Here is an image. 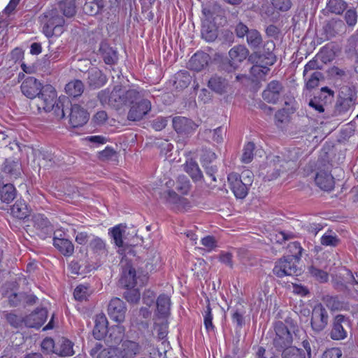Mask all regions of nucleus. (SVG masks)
Returning a JSON list of instances; mask_svg holds the SVG:
<instances>
[{
    "mask_svg": "<svg viewBox=\"0 0 358 358\" xmlns=\"http://www.w3.org/2000/svg\"><path fill=\"white\" fill-rule=\"evenodd\" d=\"M124 232L125 227L121 224L116 225L114 227L109 229L108 230V234L113 239L112 243L118 248L117 252L121 255L123 253V235Z\"/></svg>",
    "mask_w": 358,
    "mask_h": 358,
    "instance_id": "obj_20",
    "label": "nucleus"
},
{
    "mask_svg": "<svg viewBox=\"0 0 358 358\" xmlns=\"http://www.w3.org/2000/svg\"><path fill=\"white\" fill-rule=\"evenodd\" d=\"M15 197V189L13 185L7 184L3 187L0 194L1 200L4 202L9 203Z\"/></svg>",
    "mask_w": 358,
    "mask_h": 358,
    "instance_id": "obj_40",
    "label": "nucleus"
},
{
    "mask_svg": "<svg viewBox=\"0 0 358 358\" xmlns=\"http://www.w3.org/2000/svg\"><path fill=\"white\" fill-rule=\"evenodd\" d=\"M155 330L159 339L164 338L168 333V322L166 318L157 317L155 322Z\"/></svg>",
    "mask_w": 358,
    "mask_h": 358,
    "instance_id": "obj_38",
    "label": "nucleus"
},
{
    "mask_svg": "<svg viewBox=\"0 0 358 358\" xmlns=\"http://www.w3.org/2000/svg\"><path fill=\"white\" fill-rule=\"evenodd\" d=\"M349 320L342 315H338L334 318L330 336L333 340L345 339L348 336L346 327H349Z\"/></svg>",
    "mask_w": 358,
    "mask_h": 358,
    "instance_id": "obj_6",
    "label": "nucleus"
},
{
    "mask_svg": "<svg viewBox=\"0 0 358 358\" xmlns=\"http://www.w3.org/2000/svg\"><path fill=\"white\" fill-rule=\"evenodd\" d=\"M321 243L327 246H336L338 243V239L336 235L331 232L324 234L321 238Z\"/></svg>",
    "mask_w": 358,
    "mask_h": 358,
    "instance_id": "obj_52",
    "label": "nucleus"
},
{
    "mask_svg": "<svg viewBox=\"0 0 358 358\" xmlns=\"http://www.w3.org/2000/svg\"><path fill=\"white\" fill-rule=\"evenodd\" d=\"M228 182L231 191L236 198L243 199L246 196L248 186L243 182L239 175L235 173L229 174Z\"/></svg>",
    "mask_w": 358,
    "mask_h": 358,
    "instance_id": "obj_8",
    "label": "nucleus"
},
{
    "mask_svg": "<svg viewBox=\"0 0 358 358\" xmlns=\"http://www.w3.org/2000/svg\"><path fill=\"white\" fill-rule=\"evenodd\" d=\"M345 20L346 22H357V13L353 8L348 9L345 13Z\"/></svg>",
    "mask_w": 358,
    "mask_h": 358,
    "instance_id": "obj_64",
    "label": "nucleus"
},
{
    "mask_svg": "<svg viewBox=\"0 0 358 358\" xmlns=\"http://www.w3.org/2000/svg\"><path fill=\"white\" fill-rule=\"evenodd\" d=\"M347 8V3L343 0H329L327 3V9L328 11L340 15Z\"/></svg>",
    "mask_w": 358,
    "mask_h": 358,
    "instance_id": "obj_37",
    "label": "nucleus"
},
{
    "mask_svg": "<svg viewBox=\"0 0 358 358\" xmlns=\"http://www.w3.org/2000/svg\"><path fill=\"white\" fill-rule=\"evenodd\" d=\"M170 306V298L165 294L160 295L157 300V317L167 318Z\"/></svg>",
    "mask_w": 358,
    "mask_h": 358,
    "instance_id": "obj_23",
    "label": "nucleus"
},
{
    "mask_svg": "<svg viewBox=\"0 0 358 358\" xmlns=\"http://www.w3.org/2000/svg\"><path fill=\"white\" fill-rule=\"evenodd\" d=\"M202 12L208 20H215V16L222 15L223 10L217 3L211 2L203 8Z\"/></svg>",
    "mask_w": 358,
    "mask_h": 358,
    "instance_id": "obj_28",
    "label": "nucleus"
},
{
    "mask_svg": "<svg viewBox=\"0 0 358 358\" xmlns=\"http://www.w3.org/2000/svg\"><path fill=\"white\" fill-rule=\"evenodd\" d=\"M248 54V49L243 45H237L231 48L229 52L231 66L236 68L240 63L247 58Z\"/></svg>",
    "mask_w": 358,
    "mask_h": 358,
    "instance_id": "obj_16",
    "label": "nucleus"
},
{
    "mask_svg": "<svg viewBox=\"0 0 358 358\" xmlns=\"http://www.w3.org/2000/svg\"><path fill=\"white\" fill-rule=\"evenodd\" d=\"M190 189V184L188 179L184 176L178 177L176 182V189H177L181 194H187Z\"/></svg>",
    "mask_w": 358,
    "mask_h": 358,
    "instance_id": "obj_45",
    "label": "nucleus"
},
{
    "mask_svg": "<svg viewBox=\"0 0 358 358\" xmlns=\"http://www.w3.org/2000/svg\"><path fill=\"white\" fill-rule=\"evenodd\" d=\"M105 5L104 0H92L85 2L83 7L85 14L90 16H94L99 13Z\"/></svg>",
    "mask_w": 358,
    "mask_h": 358,
    "instance_id": "obj_22",
    "label": "nucleus"
},
{
    "mask_svg": "<svg viewBox=\"0 0 358 358\" xmlns=\"http://www.w3.org/2000/svg\"><path fill=\"white\" fill-rule=\"evenodd\" d=\"M20 0H10L8 6L4 8L1 13H0V22L6 21V18L4 16H10L15 10L16 6L19 3Z\"/></svg>",
    "mask_w": 358,
    "mask_h": 358,
    "instance_id": "obj_48",
    "label": "nucleus"
},
{
    "mask_svg": "<svg viewBox=\"0 0 358 358\" xmlns=\"http://www.w3.org/2000/svg\"><path fill=\"white\" fill-rule=\"evenodd\" d=\"M58 6L63 15L67 17L76 14V0H57Z\"/></svg>",
    "mask_w": 358,
    "mask_h": 358,
    "instance_id": "obj_32",
    "label": "nucleus"
},
{
    "mask_svg": "<svg viewBox=\"0 0 358 358\" xmlns=\"http://www.w3.org/2000/svg\"><path fill=\"white\" fill-rule=\"evenodd\" d=\"M140 346L138 343L131 341H125L122 344V358H131L138 353Z\"/></svg>",
    "mask_w": 358,
    "mask_h": 358,
    "instance_id": "obj_27",
    "label": "nucleus"
},
{
    "mask_svg": "<svg viewBox=\"0 0 358 358\" xmlns=\"http://www.w3.org/2000/svg\"><path fill=\"white\" fill-rule=\"evenodd\" d=\"M3 170L13 178H17L20 175V164L17 162L6 161Z\"/></svg>",
    "mask_w": 358,
    "mask_h": 358,
    "instance_id": "obj_43",
    "label": "nucleus"
},
{
    "mask_svg": "<svg viewBox=\"0 0 358 358\" xmlns=\"http://www.w3.org/2000/svg\"><path fill=\"white\" fill-rule=\"evenodd\" d=\"M36 106L40 111L48 112L53 110L58 118L62 119L65 116L63 103L60 100L57 101L56 91L52 85H47L43 87L38 96Z\"/></svg>",
    "mask_w": 358,
    "mask_h": 358,
    "instance_id": "obj_2",
    "label": "nucleus"
},
{
    "mask_svg": "<svg viewBox=\"0 0 358 358\" xmlns=\"http://www.w3.org/2000/svg\"><path fill=\"white\" fill-rule=\"evenodd\" d=\"M89 120V114L86 110L80 106L72 105L69 115V122L73 127H82Z\"/></svg>",
    "mask_w": 358,
    "mask_h": 358,
    "instance_id": "obj_10",
    "label": "nucleus"
},
{
    "mask_svg": "<svg viewBox=\"0 0 358 358\" xmlns=\"http://www.w3.org/2000/svg\"><path fill=\"white\" fill-rule=\"evenodd\" d=\"M155 295L153 292L150 290L146 291L143 296V301L145 304L150 306L155 301Z\"/></svg>",
    "mask_w": 358,
    "mask_h": 358,
    "instance_id": "obj_62",
    "label": "nucleus"
},
{
    "mask_svg": "<svg viewBox=\"0 0 358 358\" xmlns=\"http://www.w3.org/2000/svg\"><path fill=\"white\" fill-rule=\"evenodd\" d=\"M240 178L248 187L250 186L253 182V174L248 170L243 171Z\"/></svg>",
    "mask_w": 358,
    "mask_h": 358,
    "instance_id": "obj_63",
    "label": "nucleus"
},
{
    "mask_svg": "<svg viewBox=\"0 0 358 358\" xmlns=\"http://www.w3.org/2000/svg\"><path fill=\"white\" fill-rule=\"evenodd\" d=\"M329 315L327 310L322 304L316 305L312 312L311 326L313 330L320 331L328 324Z\"/></svg>",
    "mask_w": 358,
    "mask_h": 358,
    "instance_id": "obj_5",
    "label": "nucleus"
},
{
    "mask_svg": "<svg viewBox=\"0 0 358 358\" xmlns=\"http://www.w3.org/2000/svg\"><path fill=\"white\" fill-rule=\"evenodd\" d=\"M247 41L251 47L257 48L260 45L262 39L259 33L257 30L252 29L247 35Z\"/></svg>",
    "mask_w": 358,
    "mask_h": 358,
    "instance_id": "obj_44",
    "label": "nucleus"
},
{
    "mask_svg": "<svg viewBox=\"0 0 358 358\" xmlns=\"http://www.w3.org/2000/svg\"><path fill=\"white\" fill-rule=\"evenodd\" d=\"M65 91L71 96H80L84 91V85L79 80H74L66 85Z\"/></svg>",
    "mask_w": 358,
    "mask_h": 358,
    "instance_id": "obj_31",
    "label": "nucleus"
},
{
    "mask_svg": "<svg viewBox=\"0 0 358 358\" xmlns=\"http://www.w3.org/2000/svg\"><path fill=\"white\" fill-rule=\"evenodd\" d=\"M295 262L290 257L280 259L273 268V273L278 277L282 278L286 275H299V270Z\"/></svg>",
    "mask_w": 358,
    "mask_h": 358,
    "instance_id": "obj_4",
    "label": "nucleus"
},
{
    "mask_svg": "<svg viewBox=\"0 0 358 358\" xmlns=\"http://www.w3.org/2000/svg\"><path fill=\"white\" fill-rule=\"evenodd\" d=\"M55 353L61 356H71L74 354L73 344L69 340L62 338L56 345Z\"/></svg>",
    "mask_w": 358,
    "mask_h": 358,
    "instance_id": "obj_25",
    "label": "nucleus"
},
{
    "mask_svg": "<svg viewBox=\"0 0 358 358\" xmlns=\"http://www.w3.org/2000/svg\"><path fill=\"white\" fill-rule=\"evenodd\" d=\"M42 88L41 83L33 77L27 78L21 85L22 92L29 99H34L38 96Z\"/></svg>",
    "mask_w": 358,
    "mask_h": 358,
    "instance_id": "obj_11",
    "label": "nucleus"
},
{
    "mask_svg": "<svg viewBox=\"0 0 358 358\" xmlns=\"http://www.w3.org/2000/svg\"><path fill=\"white\" fill-rule=\"evenodd\" d=\"M138 92L134 89L126 90L116 86L110 92L102 90L99 93V99L103 104H108L115 110H121L126 106L138 99Z\"/></svg>",
    "mask_w": 358,
    "mask_h": 358,
    "instance_id": "obj_1",
    "label": "nucleus"
},
{
    "mask_svg": "<svg viewBox=\"0 0 358 358\" xmlns=\"http://www.w3.org/2000/svg\"><path fill=\"white\" fill-rule=\"evenodd\" d=\"M124 331L123 327L116 325L110 329L109 338H111V341L113 340L114 343H117L122 340Z\"/></svg>",
    "mask_w": 358,
    "mask_h": 358,
    "instance_id": "obj_51",
    "label": "nucleus"
},
{
    "mask_svg": "<svg viewBox=\"0 0 358 358\" xmlns=\"http://www.w3.org/2000/svg\"><path fill=\"white\" fill-rule=\"evenodd\" d=\"M162 197L168 203L176 205L178 209L187 210L189 207H190V203L187 200V199L180 197L173 191H168L164 192Z\"/></svg>",
    "mask_w": 358,
    "mask_h": 358,
    "instance_id": "obj_21",
    "label": "nucleus"
},
{
    "mask_svg": "<svg viewBox=\"0 0 358 358\" xmlns=\"http://www.w3.org/2000/svg\"><path fill=\"white\" fill-rule=\"evenodd\" d=\"M272 6L276 10L280 11H287L292 7L291 0H270Z\"/></svg>",
    "mask_w": 358,
    "mask_h": 358,
    "instance_id": "obj_50",
    "label": "nucleus"
},
{
    "mask_svg": "<svg viewBox=\"0 0 358 358\" xmlns=\"http://www.w3.org/2000/svg\"><path fill=\"white\" fill-rule=\"evenodd\" d=\"M255 150V144L253 143H248L244 148L241 157V162L245 164L250 163L253 158V151Z\"/></svg>",
    "mask_w": 358,
    "mask_h": 358,
    "instance_id": "obj_46",
    "label": "nucleus"
},
{
    "mask_svg": "<svg viewBox=\"0 0 358 358\" xmlns=\"http://www.w3.org/2000/svg\"><path fill=\"white\" fill-rule=\"evenodd\" d=\"M275 61L273 55L269 54L265 57V62H262L264 64H257L251 68V73L256 78H263L269 72V66H272Z\"/></svg>",
    "mask_w": 358,
    "mask_h": 358,
    "instance_id": "obj_15",
    "label": "nucleus"
},
{
    "mask_svg": "<svg viewBox=\"0 0 358 358\" xmlns=\"http://www.w3.org/2000/svg\"><path fill=\"white\" fill-rule=\"evenodd\" d=\"M185 170L194 181L200 180L203 177L198 164L192 160L187 162Z\"/></svg>",
    "mask_w": 358,
    "mask_h": 358,
    "instance_id": "obj_34",
    "label": "nucleus"
},
{
    "mask_svg": "<svg viewBox=\"0 0 358 358\" xmlns=\"http://www.w3.org/2000/svg\"><path fill=\"white\" fill-rule=\"evenodd\" d=\"M220 261L226 264L227 266H229L230 267L232 266V255L231 252H222L220 253L219 257Z\"/></svg>",
    "mask_w": 358,
    "mask_h": 358,
    "instance_id": "obj_61",
    "label": "nucleus"
},
{
    "mask_svg": "<svg viewBox=\"0 0 358 358\" xmlns=\"http://www.w3.org/2000/svg\"><path fill=\"white\" fill-rule=\"evenodd\" d=\"M282 86L278 81H271L262 93L263 99L268 102L275 103L279 99Z\"/></svg>",
    "mask_w": 358,
    "mask_h": 358,
    "instance_id": "obj_13",
    "label": "nucleus"
},
{
    "mask_svg": "<svg viewBox=\"0 0 358 358\" xmlns=\"http://www.w3.org/2000/svg\"><path fill=\"white\" fill-rule=\"evenodd\" d=\"M128 119L131 121H138L151 110V102L144 99L138 92V99L130 103Z\"/></svg>",
    "mask_w": 358,
    "mask_h": 358,
    "instance_id": "obj_3",
    "label": "nucleus"
},
{
    "mask_svg": "<svg viewBox=\"0 0 358 358\" xmlns=\"http://www.w3.org/2000/svg\"><path fill=\"white\" fill-rule=\"evenodd\" d=\"M34 227L36 229L48 234L50 231V226L48 220L43 215H37L34 217Z\"/></svg>",
    "mask_w": 358,
    "mask_h": 358,
    "instance_id": "obj_42",
    "label": "nucleus"
},
{
    "mask_svg": "<svg viewBox=\"0 0 358 358\" xmlns=\"http://www.w3.org/2000/svg\"><path fill=\"white\" fill-rule=\"evenodd\" d=\"M201 244L208 251L213 250L215 247V241L213 236H206L201 239Z\"/></svg>",
    "mask_w": 358,
    "mask_h": 358,
    "instance_id": "obj_60",
    "label": "nucleus"
},
{
    "mask_svg": "<svg viewBox=\"0 0 358 358\" xmlns=\"http://www.w3.org/2000/svg\"><path fill=\"white\" fill-rule=\"evenodd\" d=\"M316 185L322 189L326 191L331 190L334 187V179L331 173L326 171L321 170L316 174Z\"/></svg>",
    "mask_w": 358,
    "mask_h": 358,
    "instance_id": "obj_18",
    "label": "nucleus"
},
{
    "mask_svg": "<svg viewBox=\"0 0 358 358\" xmlns=\"http://www.w3.org/2000/svg\"><path fill=\"white\" fill-rule=\"evenodd\" d=\"M210 56L205 52H196L189 59L188 66L195 71H200L208 66Z\"/></svg>",
    "mask_w": 358,
    "mask_h": 358,
    "instance_id": "obj_17",
    "label": "nucleus"
},
{
    "mask_svg": "<svg viewBox=\"0 0 358 358\" xmlns=\"http://www.w3.org/2000/svg\"><path fill=\"white\" fill-rule=\"evenodd\" d=\"M120 281L121 284L127 288H133L136 284L135 269L129 268L124 271Z\"/></svg>",
    "mask_w": 358,
    "mask_h": 358,
    "instance_id": "obj_33",
    "label": "nucleus"
},
{
    "mask_svg": "<svg viewBox=\"0 0 358 358\" xmlns=\"http://www.w3.org/2000/svg\"><path fill=\"white\" fill-rule=\"evenodd\" d=\"M90 294L89 288L83 285L77 286L73 293L75 299L78 301L86 300Z\"/></svg>",
    "mask_w": 358,
    "mask_h": 358,
    "instance_id": "obj_47",
    "label": "nucleus"
},
{
    "mask_svg": "<svg viewBox=\"0 0 358 358\" xmlns=\"http://www.w3.org/2000/svg\"><path fill=\"white\" fill-rule=\"evenodd\" d=\"M289 250L292 252L291 259L298 260L301 256L302 248L297 242H293L289 245Z\"/></svg>",
    "mask_w": 358,
    "mask_h": 358,
    "instance_id": "obj_54",
    "label": "nucleus"
},
{
    "mask_svg": "<svg viewBox=\"0 0 358 358\" xmlns=\"http://www.w3.org/2000/svg\"><path fill=\"white\" fill-rule=\"evenodd\" d=\"M41 348L48 352H53L55 353L56 345L53 339L50 338H46L42 341Z\"/></svg>",
    "mask_w": 358,
    "mask_h": 358,
    "instance_id": "obj_56",
    "label": "nucleus"
},
{
    "mask_svg": "<svg viewBox=\"0 0 358 358\" xmlns=\"http://www.w3.org/2000/svg\"><path fill=\"white\" fill-rule=\"evenodd\" d=\"M309 272L311 276L320 282H325L328 280L327 273L322 270L311 266L309 268Z\"/></svg>",
    "mask_w": 358,
    "mask_h": 358,
    "instance_id": "obj_49",
    "label": "nucleus"
},
{
    "mask_svg": "<svg viewBox=\"0 0 358 358\" xmlns=\"http://www.w3.org/2000/svg\"><path fill=\"white\" fill-rule=\"evenodd\" d=\"M108 313L110 319L118 323L124 320L126 307L125 304L119 298L112 299L108 306Z\"/></svg>",
    "mask_w": 358,
    "mask_h": 358,
    "instance_id": "obj_7",
    "label": "nucleus"
},
{
    "mask_svg": "<svg viewBox=\"0 0 358 358\" xmlns=\"http://www.w3.org/2000/svg\"><path fill=\"white\" fill-rule=\"evenodd\" d=\"M213 315L211 313V309L209 306H207V310L204 315V325L208 331L213 330L214 327L213 325Z\"/></svg>",
    "mask_w": 358,
    "mask_h": 358,
    "instance_id": "obj_57",
    "label": "nucleus"
},
{
    "mask_svg": "<svg viewBox=\"0 0 358 358\" xmlns=\"http://www.w3.org/2000/svg\"><path fill=\"white\" fill-rule=\"evenodd\" d=\"M208 85L215 92L222 94L226 92L227 83L221 77L213 76L209 80Z\"/></svg>",
    "mask_w": 358,
    "mask_h": 358,
    "instance_id": "obj_30",
    "label": "nucleus"
},
{
    "mask_svg": "<svg viewBox=\"0 0 358 358\" xmlns=\"http://www.w3.org/2000/svg\"><path fill=\"white\" fill-rule=\"evenodd\" d=\"M53 245L64 255L70 256L73 253L74 246L68 239L54 237Z\"/></svg>",
    "mask_w": 358,
    "mask_h": 358,
    "instance_id": "obj_24",
    "label": "nucleus"
},
{
    "mask_svg": "<svg viewBox=\"0 0 358 358\" xmlns=\"http://www.w3.org/2000/svg\"><path fill=\"white\" fill-rule=\"evenodd\" d=\"M89 84L95 87H99L104 85L106 82V77L101 71L97 68H92L88 71Z\"/></svg>",
    "mask_w": 358,
    "mask_h": 358,
    "instance_id": "obj_26",
    "label": "nucleus"
},
{
    "mask_svg": "<svg viewBox=\"0 0 358 358\" xmlns=\"http://www.w3.org/2000/svg\"><path fill=\"white\" fill-rule=\"evenodd\" d=\"M201 36L206 41H214L217 36L215 24H203Z\"/></svg>",
    "mask_w": 358,
    "mask_h": 358,
    "instance_id": "obj_35",
    "label": "nucleus"
},
{
    "mask_svg": "<svg viewBox=\"0 0 358 358\" xmlns=\"http://www.w3.org/2000/svg\"><path fill=\"white\" fill-rule=\"evenodd\" d=\"M11 214L18 219H24L29 215V210L26 203L22 200H17L11 208Z\"/></svg>",
    "mask_w": 358,
    "mask_h": 358,
    "instance_id": "obj_29",
    "label": "nucleus"
},
{
    "mask_svg": "<svg viewBox=\"0 0 358 358\" xmlns=\"http://www.w3.org/2000/svg\"><path fill=\"white\" fill-rule=\"evenodd\" d=\"M321 73L320 72H315L306 83V87L309 89L316 87L319 84V80Z\"/></svg>",
    "mask_w": 358,
    "mask_h": 358,
    "instance_id": "obj_58",
    "label": "nucleus"
},
{
    "mask_svg": "<svg viewBox=\"0 0 358 358\" xmlns=\"http://www.w3.org/2000/svg\"><path fill=\"white\" fill-rule=\"evenodd\" d=\"M47 317V310L41 308L27 316L24 322L25 325L28 327L39 328L45 322Z\"/></svg>",
    "mask_w": 358,
    "mask_h": 358,
    "instance_id": "obj_12",
    "label": "nucleus"
},
{
    "mask_svg": "<svg viewBox=\"0 0 358 358\" xmlns=\"http://www.w3.org/2000/svg\"><path fill=\"white\" fill-rule=\"evenodd\" d=\"M342 351L338 348H332L327 350L322 355V358H341Z\"/></svg>",
    "mask_w": 358,
    "mask_h": 358,
    "instance_id": "obj_55",
    "label": "nucleus"
},
{
    "mask_svg": "<svg viewBox=\"0 0 358 358\" xmlns=\"http://www.w3.org/2000/svg\"><path fill=\"white\" fill-rule=\"evenodd\" d=\"M107 119V113L103 110H101L94 115L92 120L96 124L101 125L104 124Z\"/></svg>",
    "mask_w": 358,
    "mask_h": 358,
    "instance_id": "obj_59",
    "label": "nucleus"
},
{
    "mask_svg": "<svg viewBox=\"0 0 358 358\" xmlns=\"http://www.w3.org/2000/svg\"><path fill=\"white\" fill-rule=\"evenodd\" d=\"M42 30L43 34L49 38L52 36H59L63 31V26L62 24H44Z\"/></svg>",
    "mask_w": 358,
    "mask_h": 358,
    "instance_id": "obj_41",
    "label": "nucleus"
},
{
    "mask_svg": "<svg viewBox=\"0 0 358 358\" xmlns=\"http://www.w3.org/2000/svg\"><path fill=\"white\" fill-rule=\"evenodd\" d=\"M173 127L180 134H189L196 128V124L185 117H175L172 120Z\"/></svg>",
    "mask_w": 358,
    "mask_h": 358,
    "instance_id": "obj_14",
    "label": "nucleus"
},
{
    "mask_svg": "<svg viewBox=\"0 0 358 358\" xmlns=\"http://www.w3.org/2000/svg\"><path fill=\"white\" fill-rule=\"evenodd\" d=\"M124 296L127 301L130 303H137L140 299V293L138 289L127 288L124 293Z\"/></svg>",
    "mask_w": 358,
    "mask_h": 358,
    "instance_id": "obj_53",
    "label": "nucleus"
},
{
    "mask_svg": "<svg viewBox=\"0 0 358 358\" xmlns=\"http://www.w3.org/2000/svg\"><path fill=\"white\" fill-rule=\"evenodd\" d=\"M282 358H306V354L303 350L291 346L283 350Z\"/></svg>",
    "mask_w": 358,
    "mask_h": 358,
    "instance_id": "obj_39",
    "label": "nucleus"
},
{
    "mask_svg": "<svg viewBox=\"0 0 358 358\" xmlns=\"http://www.w3.org/2000/svg\"><path fill=\"white\" fill-rule=\"evenodd\" d=\"M95 325L93 329V336L97 339L103 338L108 331V320L106 315L103 313L98 314L95 317Z\"/></svg>",
    "mask_w": 358,
    "mask_h": 358,
    "instance_id": "obj_19",
    "label": "nucleus"
},
{
    "mask_svg": "<svg viewBox=\"0 0 358 358\" xmlns=\"http://www.w3.org/2000/svg\"><path fill=\"white\" fill-rule=\"evenodd\" d=\"M275 331L274 343L276 346L283 347L292 343V336L287 327L282 322L275 323Z\"/></svg>",
    "mask_w": 358,
    "mask_h": 358,
    "instance_id": "obj_9",
    "label": "nucleus"
},
{
    "mask_svg": "<svg viewBox=\"0 0 358 358\" xmlns=\"http://www.w3.org/2000/svg\"><path fill=\"white\" fill-rule=\"evenodd\" d=\"M89 247L94 253L98 255L106 252L105 241L98 236H93L89 243Z\"/></svg>",
    "mask_w": 358,
    "mask_h": 358,
    "instance_id": "obj_36",
    "label": "nucleus"
}]
</instances>
